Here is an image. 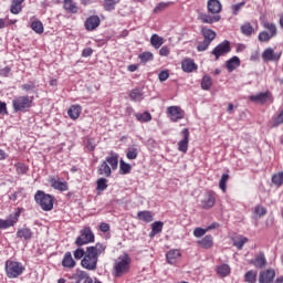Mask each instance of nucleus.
Here are the masks:
<instances>
[{
	"mask_svg": "<svg viewBox=\"0 0 283 283\" xmlns=\"http://www.w3.org/2000/svg\"><path fill=\"white\" fill-rule=\"evenodd\" d=\"M105 244L96 243L94 247H87L86 248V254L81 261V265L83 269H86V271H96L98 266V256L102 255V253H105Z\"/></svg>",
	"mask_w": 283,
	"mask_h": 283,
	"instance_id": "obj_1",
	"label": "nucleus"
},
{
	"mask_svg": "<svg viewBox=\"0 0 283 283\" xmlns=\"http://www.w3.org/2000/svg\"><path fill=\"white\" fill-rule=\"evenodd\" d=\"M208 13H200L199 19L202 23H218L220 21V12H222V3L219 0H208Z\"/></svg>",
	"mask_w": 283,
	"mask_h": 283,
	"instance_id": "obj_2",
	"label": "nucleus"
},
{
	"mask_svg": "<svg viewBox=\"0 0 283 283\" xmlns=\"http://www.w3.org/2000/svg\"><path fill=\"white\" fill-rule=\"evenodd\" d=\"M132 264V259L129 254L124 253L123 255L115 259L113 264V275L115 277H120V275H125V273H129V266Z\"/></svg>",
	"mask_w": 283,
	"mask_h": 283,
	"instance_id": "obj_3",
	"label": "nucleus"
},
{
	"mask_svg": "<svg viewBox=\"0 0 283 283\" xmlns=\"http://www.w3.org/2000/svg\"><path fill=\"white\" fill-rule=\"evenodd\" d=\"M24 271H25V268L23 266V264L17 262V261H7L6 262V273L10 280H14V279L19 277L20 275H23Z\"/></svg>",
	"mask_w": 283,
	"mask_h": 283,
	"instance_id": "obj_4",
	"label": "nucleus"
},
{
	"mask_svg": "<svg viewBox=\"0 0 283 283\" xmlns=\"http://www.w3.org/2000/svg\"><path fill=\"white\" fill-rule=\"evenodd\" d=\"M35 202L40 205L43 211H52L54 209V201L52 196L45 195V192L39 190L34 196Z\"/></svg>",
	"mask_w": 283,
	"mask_h": 283,
	"instance_id": "obj_5",
	"label": "nucleus"
},
{
	"mask_svg": "<svg viewBox=\"0 0 283 283\" xmlns=\"http://www.w3.org/2000/svg\"><path fill=\"white\" fill-rule=\"evenodd\" d=\"M90 242H94V232L90 227H85L81 230L80 235L75 240L76 247H84V244H90Z\"/></svg>",
	"mask_w": 283,
	"mask_h": 283,
	"instance_id": "obj_6",
	"label": "nucleus"
},
{
	"mask_svg": "<svg viewBox=\"0 0 283 283\" xmlns=\"http://www.w3.org/2000/svg\"><path fill=\"white\" fill-rule=\"evenodd\" d=\"M14 112H25L32 107V99L28 96H19L12 101Z\"/></svg>",
	"mask_w": 283,
	"mask_h": 283,
	"instance_id": "obj_7",
	"label": "nucleus"
},
{
	"mask_svg": "<svg viewBox=\"0 0 283 283\" xmlns=\"http://www.w3.org/2000/svg\"><path fill=\"white\" fill-rule=\"evenodd\" d=\"M231 52V43L227 40L217 45L211 54L214 56V61H219L220 56H224V54H229Z\"/></svg>",
	"mask_w": 283,
	"mask_h": 283,
	"instance_id": "obj_8",
	"label": "nucleus"
},
{
	"mask_svg": "<svg viewBox=\"0 0 283 283\" xmlns=\"http://www.w3.org/2000/svg\"><path fill=\"white\" fill-rule=\"evenodd\" d=\"M21 216V209H18L14 213L10 214L8 219L0 220V229H8L14 227L19 222V217Z\"/></svg>",
	"mask_w": 283,
	"mask_h": 283,
	"instance_id": "obj_9",
	"label": "nucleus"
},
{
	"mask_svg": "<svg viewBox=\"0 0 283 283\" xmlns=\"http://www.w3.org/2000/svg\"><path fill=\"white\" fill-rule=\"evenodd\" d=\"M167 112L170 116V120H172L174 123H178V120L185 118V112L178 106H169L167 108Z\"/></svg>",
	"mask_w": 283,
	"mask_h": 283,
	"instance_id": "obj_10",
	"label": "nucleus"
},
{
	"mask_svg": "<svg viewBox=\"0 0 283 283\" xmlns=\"http://www.w3.org/2000/svg\"><path fill=\"white\" fill-rule=\"evenodd\" d=\"M275 280V270L268 269L259 274V283H272Z\"/></svg>",
	"mask_w": 283,
	"mask_h": 283,
	"instance_id": "obj_11",
	"label": "nucleus"
},
{
	"mask_svg": "<svg viewBox=\"0 0 283 283\" xmlns=\"http://www.w3.org/2000/svg\"><path fill=\"white\" fill-rule=\"evenodd\" d=\"M182 136H184V139H181L179 143H178V149L179 151H182L184 154H187L188 149H189V129L188 128H185L182 132H181Z\"/></svg>",
	"mask_w": 283,
	"mask_h": 283,
	"instance_id": "obj_12",
	"label": "nucleus"
},
{
	"mask_svg": "<svg viewBox=\"0 0 283 283\" xmlns=\"http://www.w3.org/2000/svg\"><path fill=\"white\" fill-rule=\"evenodd\" d=\"M282 53H275L272 48H268L262 53V59L264 61H280Z\"/></svg>",
	"mask_w": 283,
	"mask_h": 283,
	"instance_id": "obj_13",
	"label": "nucleus"
},
{
	"mask_svg": "<svg viewBox=\"0 0 283 283\" xmlns=\"http://www.w3.org/2000/svg\"><path fill=\"white\" fill-rule=\"evenodd\" d=\"M101 25V18L98 15H92L85 21V28L88 32L96 30Z\"/></svg>",
	"mask_w": 283,
	"mask_h": 283,
	"instance_id": "obj_14",
	"label": "nucleus"
},
{
	"mask_svg": "<svg viewBox=\"0 0 283 283\" xmlns=\"http://www.w3.org/2000/svg\"><path fill=\"white\" fill-rule=\"evenodd\" d=\"M181 253H180V250L178 249H174V250H169L167 253H166V259H167V262L168 264H176V262H178L179 258H181Z\"/></svg>",
	"mask_w": 283,
	"mask_h": 283,
	"instance_id": "obj_15",
	"label": "nucleus"
},
{
	"mask_svg": "<svg viewBox=\"0 0 283 283\" xmlns=\"http://www.w3.org/2000/svg\"><path fill=\"white\" fill-rule=\"evenodd\" d=\"M203 209H211L216 205V195L213 192L206 193V197L201 201Z\"/></svg>",
	"mask_w": 283,
	"mask_h": 283,
	"instance_id": "obj_16",
	"label": "nucleus"
},
{
	"mask_svg": "<svg viewBox=\"0 0 283 283\" xmlns=\"http://www.w3.org/2000/svg\"><path fill=\"white\" fill-rule=\"evenodd\" d=\"M62 266L65 269H74L76 266V261L72 258V252H66L62 260Z\"/></svg>",
	"mask_w": 283,
	"mask_h": 283,
	"instance_id": "obj_17",
	"label": "nucleus"
},
{
	"mask_svg": "<svg viewBox=\"0 0 283 283\" xmlns=\"http://www.w3.org/2000/svg\"><path fill=\"white\" fill-rule=\"evenodd\" d=\"M197 244L201 247V249H211V247H213V237L211 234H208L202 239L198 240Z\"/></svg>",
	"mask_w": 283,
	"mask_h": 283,
	"instance_id": "obj_18",
	"label": "nucleus"
},
{
	"mask_svg": "<svg viewBox=\"0 0 283 283\" xmlns=\"http://www.w3.org/2000/svg\"><path fill=\"white\" fill-rule=\"evenodd\" d=\"M181 70L187 73L193 72V70H198V65L191 59H186L181 62Z\"/></svg>",
	"mask_w": 283,
	"mask_h": 283,
	"instance_id": "obj_19",
	"label": "nucleus"
},
{
	"mask_svg": "<svg viewBox=\"0 0 283 283\" xmlns=\"http://www.w3.org/2000/svg\"><path fill=\"white\" fill-rule=\"evenodd\" d=\"M98 176H105L109 178L112 176V168L107 165V161H103L97 169Z\"/></svg>",
	"mask_w": 283,
	"mask_h": 283,
	"instance_id": "obj_20",
	"label": "nucleus"
},
{
	"mask_svg": "<svg viewBox=\"0 0 283 283\" xmlns=\"http://www.w3.org/2000/svg\"><path fill=\"white\" fill-rule=\"evenodd\" d=\"M201 34L203 36V41H209L210 43L216 39V31L207 27L201 28Z\"/></svg>",
	"mask_w": 283,
	"mask_h": 283,
	"instance_id": "obj_21",
	"label": "nucleus"
},
{
	"mask_svg": "<svg viewBox=\"0 0 283 283\" xmlns=\"http://www.w3.org/2000/svg\"><path fill=\"white\" fill-rule=\"evenodd\" d=\"M269 96H271V93L269 92L259 93L256 95H251L250 101L253 103H266V101H269Z\"/></svg>",
	"mask_w": 283,
	"mask_h": 283,
	"instance_id": "obj_22",
	"label": "nucleus"
},
{
	"mask_svg": "<svg viewBox=\"0 0 283 283\" xmlns=\"http://www.w3.org/2000/svg\"><path fill=\"white\" fill-rule=\"evenodd\" d=\"M104 163H108L112 169H118V154L111 153L109 156L106 157V160Z\"/></svg>",
	"mask_w": 283,
	"mask_h": 283,
	"instance_id": "obj_23",
	"label": "nucleus"
},
{
	"mask_svg": "<svg viewBox=\"0 0 283 283\" xmlns=\"http://www.w3.org/2000/svg\"><path fill=\"white\" fill-rule=\"evenodd\" d=\"M165 43V39L158 34H153L150 38V44L155 50H158L161 48V45Z\"/></svg>",
	"mask_w": 283,
	"mask_h": 283,
	"instance_id": "obj_24",
	"label": "nucleus"
},
{
	"mask_svg": "<svg viewBox=\"0 0 283 283\" xmlns=\"http://www.w3.org/2000/svg\"><path fill=\"white\" fill-rule=\"evenodd\" d=\"M217 273L220 277H227L228 275L231 274V266L229 264H221L217 266Z\"/></svg>",
	"mask_w": 283,
	"mask_h": 283,
	"instance_id": "obj_25",
	"label": "nucleus"
},
{
	"mask_svg": "<svg viewBox=\"0 0 283 283\" xmlns=\"http://www.w3.org/2000/svg\"><path fill=\"white\" fill-rule=\"evenodd\" d=\"M255 269H264L266 266V258L264 256V253L259 254L254 261H251Z\"/></svg>",
	"mask_w": 283,
	"mask_h": 283,
	"instance_id": "obj_26",
	"label": "nucleus"
},
{
	"mask_svg": "<svg viewBox=\"0 0 283 283\" xmlns=\"http://www.w3.org/2000/svg\"><path fill=\"white\" fill-rule=\"evenodd\" d=\"M226 65L229 72H233V70L240 67V57L238 56L231 57L230 60L227 61Z\"/></svg>",
	"mask_w": 283,
	"mask_h": 283,
	"instance_id": "obj_27",
	"label": "nucleus"
},
{
	"mask_svg": "<svg viewBox=\"0 0 283 283\" xmlns=\"http://www.w3.org/2000/svg\"><path fill=\"white\" fill-rule=\"evenodd\" d=\"M51 186L53 187V189H56L57 191H67V182L51 179Z\"/></svg>",
	"mask_w": 283,
	"mask_h": 283,
	"instance_id": "obj_28",
	"label": "nucleus"
},
{
	"mask_svg": "<svg viewBox=\"0 0 283 283\" xmlns=\"http://www.w3.org/2000/svg\"><path fill=\"white\" fill-rule=\"evenodd\" d=\"M67 114L72 120H76L78 116H81V106L80 105H73L69 108Z\"/></svg>",
	"mask_w": 283,
	"mask_h": 283,
	"instance_id": "obj_29",
	"label": "nucleus"
},
{
	"mask_svg": "<svg viewBox=\"0 0 283 283\" xmlns=\"http://www.w3.org/2000/svg\"><path fill=\"white\" fill-rule=\"evenodd\" d=\"M138 220H142L143 222H154V216L150 211H139L137 213Z\"/></svg>",
	"mask_w": 283,
	"mask_h": 283,
	"instance_id": "obj_30",
	"label": "nucleus"
},
{
	"mask_svg": "<svg viewBox=\"0 0 283 283\" xmlns=\"http://www.w3.org/2000/svg\"><path fill=\"white\" fill-rule=\"evenodd\" d=\"M164 223L163 221H156L151 224V232L149 234L150 238L158 235L163 231Z\"/></svg>",
	"mask_w": 283,
	"mask_h": 283,
	"instance_id": "obj_31",
	"label": "nucleus"
},
{
	"mask_svg": "<svg viewBox=\"0 0 283 283\" xmlns=\"http://www.w3.org/2000/svg\"><path fill=\"white\" fill-rule=\"evenodd\" d=\"M17 237L23 238L24 240H31L32 239V230H30V228H22V229L18 230Z\"/></svg>",
	"mask_w": 283,
	"mask_h": 283,
	"instance_id": "obj_32",
	"label": "nucleus"
},
{
	"mask_svg": "<svg viewBox=\"0 0 283 283\" xmlns=\"http://www.w3.org/2000/svg\"><path fill=\"white\" fill-rule=\"evenodd\" d=\"M104 1V10L107 12H112V10L116 9V6L120 3V0H103Z\"/></svg>",
	"mask_w": 283,
	"mask_h": 283,
	"instance_id": "obj_33",
	"label": "nucleus"
},
{
	"mask_svg": "<svg viewBox=\"0 0 283 283\" xmlns=\"http://www.w3.org/2000/svg\"><path fill=\"white\" fill-rule=\"evenodd\" d=\"M244 280L245 282L248 283H255L258 282V272L251 270V271H248L244 275Z\"/></svg>",
	"mask_w": 283,
	"mask_h": 283,
	"instance_id": "obj_34",
	"label": "nucleus"
},
{
	"mask_svg": "<svg viewBox=\"0 0 283 283\" xmlns=\"http://www.w3.org/2000/svg\"><path fill=\"white\" fill-rule=\"evenodd\" d=\"M31 29L33 30V32H35L36 34H43V23L40 20H34L31 23Z\"/></svg>",
	"mask_w": 283,
	"mask_h": 283,
	"instance_id": "obj_35",
	"label": "nucleus"
},
{
	"mask_svg": "<svg viewBox=\"0 0 283 283\" xmlns=\"http://www.w3.org/2000/svg\"><path fill=\"white\" fill-rule=\"evenodd\" d=\"M64 8L73 14H76L78 12V8L72 0H64Z\"/></svg>",
	"mask_w": 283,
	"mask_h": 283,
	"instance_id": "obj_36",
	"label": "nucleus"
},
{
	"mask_svg": "<svg viewBox=\"0 0 283 283\" xmlns=\"http://www.w3.org/2000/svg\"><path fill=\"white\" fill-rule=\"evenodd\" d=\"M135 116L139 123H149L151 120V114L149 112L137 113Z\"/></svg>",
	"mask_w": 283,
	"mask_h": 283,
	"instance_id": "obj_37",
	"label": "nucleus"
},
{
	"mask_svg": "<svg viewBox=\"0 0 283 283\" xmlns=\"http://www.w3.org/2000/svg\"><path fill=\"white\" fill-rule=\"evenodd\" d=\"M211 85H213L211 76L205 75L201 81V90H211Z\"/></svg>",
	"mask_w": 283,
	"mask_h": 283,
	"instance_id": "obj_38",
	"label": "nucleus"
},
{
	"mask_svg": "<svg viewBox=\"0 0 283 283\" xmlns=\"http://www.w3.org/2000/svg\"><path fill=\"white\" fill-rule=\"evenodd\" d=\"M87 275H88L87 272L80 271L76 274H74L73 276H71V280H75V283H82L87 277Z\"/></svg>",
	"mask_w": 283,
	"mask_h": 283,
	"instance_id": "obj_39",
	"label": "nucleus"
},
{
	"mask_svg": "<svg viewBox=\"0 0 283 283\" xmlns=\"http://www.w3.org/2000/svg\"><path fill=\"white\" fill-rule=\"evenodd\" d=\"M253 214L255 216V218H262L266 216V208H264L261 205H258L254 207Z\"/></svg>",
	"mask_w": 283,
	"mask_h": 283,
	"instance_id": "obj_40",
	"label": "nucleus"
},
{
	"mask_svg": "<svg viewBox=\"0 0 283 283\" xmlns=\"http://www.w3.org/2000/svg\"><path fill=\"white\" fill-rule=\"evenodd\" d=\"M263 27L265 28V30L270 31V34H272V36H277V25H275V23L264 22Z\"/></svg>",
	"mask_w": 283,
	"mask_h": 283,
	"instance_id": "obj_41",
	"label": "nucleus"
},
{
	"mask_svg": "<svg viewBox=\"0 0 283 283\" xmlns=\"http://www.w3.org/2000/svg\"><path fill=\"white\" fill-rule=\"evenodd\" d=\"M241 32L245 36H251L253 34V27L251 25V23H245L241 25Z\"/></svg>",
	"mask_w": 283,
	"mask_h": 283,
	"instance_id": "obj_42",
	"label": "nucleus"
},
{
	"mask_svg": "<svg viewBox=\"0 0 283 283\" xmlns=\"http://www.w3.org/2000/svg\"><path fill=\"white\" fill-rule=\"evenodd\" d=\"M272 182L273 185H275L276 187H282L283 185V171L279 172L276 175H273L272 177Z\"/></svg>",
	"mask_w": 283,
	"mask_h": 283,
	"instance_id": "obj_43",
	"label": "nucleus"
},
{
	"mask_svg": "<svg viewBox=\"0 0 283 283\" xmlns=\"http://www.w3.org/2000/svg\"><path fill=\"white\" fill-rule=\"evenodd\" d=\"M138 59H140L142 63H147L149 61H154V53L144 52V53L139 54Z\"/></svg>",
	"mask_w": 283,
	"mask_h": 283,
	"instance_id": "obj_44",
	"label": "nucleus"
},
{
	"mask_svg": "<svg viewBox=\"0 0 283 283\" xmlns=\"http://www.w3.org/2000/svg\"><path fill=\"white\" fill-rule=\"evenodd\" d=\"M129 97L135 102L143 101V92H140V90H133Z\"/></svg>",
	"mask_w": 283,
	"mask_h": 283,
	"instance_id": "obj_45",
	"label": "nucleus"
},
{
	"mask_svg": "<svg viewBox=\"0 0 283 283\" xmlns=\"http://www.w3.org/2000/svg\"><path fill=\"white\" fill-rule=\"evenodd\" d=\"M274 35H272L271 33L263 31L259 34V41H261V43H266L269 41H271L273 39Z\"/></svg>",
	"mask_w": 283,
	"mask_h": 283,
	"instance_id": "obj_46",
	"label": "nucleus"
},
{
	"mask_svg": "<svg viewBox=\"0 0 283 283\" xmlns=\"http://www.w3.org/2000/svg\"><path fill=\"white\" fill-rule=\"evenodd\" d=\"M247 242H249V239L247 237H241L238 240L233 241L234 247H237V249L242 250V248L244 247V244H247Z\"/></svg>",
	"mask_w": 283,
	"mask_h": 283,
	"instance_id": "obj_47",
	"label": "nucleus"
},
{
	"mask_svg": "<svg viewBox=\"0 0 283 283\" xmlns=\"http://www.w3.org/2000/svg\"><path fill=\"white\" fill-rule=\"evenodd\" d=\"M119 169L122 174H129L132 171V165L125 163L123 159L119 161Z\"/></svg>",
	"mask_w": 283,
	"mask_h": 283,
	"instance_id": "obj_48",
	"label": "nucleus"
},
{
	"mask_svg": "<svg viewBox=\"0 0 283 283\" xmlns=\"http://www.w3.org/2000/svg\"><path fill=\"white\" fill-rule=\"evenodd\" d=\"M126 156L128 160H136V158H138V149L135 147L128 148Z\"/></svg>",
	"mask_w": 283,
	"mask_h": 283,
	"instance_id": "obj_49",
	"label": "nucleus"
},
{
	"mask_svg": "<svg viewBox=\"0 0 283 283\" xmlns=\"http://www.w3.org/2000/svg\"><path fill=\"white\" fill-rule=\"evenodd\" d=\"M107 189V179L105 178H99L97 179V191H105Z\"/></svg>",
	"mask_w": 283,
	"mask_h": 283,
	"instance_id": "obj_50",
	"label": "nucleus"
},
{
	"mask_svg": "<svg viewBox=\"0 0 283 283\" xmlns=\"http://www.w3.org/2000/svg\"><path fill=\"white\" fill-rule=\"evenodd\" d=\"M244 6H247L245 1H242L237 4H232V7H231L232 14L237 15L242 10V8H244Z\"/></svg>",
	"mask_w": 283,
	"mask_h": 283,
	"instance_id": "obj_51",
	"label": "nucleus"
},
{
	"mask_svg": "<svg viewBox=\"0 0 283 283\" xmlns=\"http://www.w3.org/2000/svg\"><path fill=\"white\" fill-rule=\"evenodd\" d=\"M228 181H229V175L223 174L220 181H219L220 189H222L223 191H227V182Z\"/></svg>",
	"mask_w": 283,
	"mask_h": 283,
	"instance_id": "obj_52",
	"label": "nucleus"
},
{
	"mask_svg": "<svg viewBox=\"0 0 283 283\" xmlns=\"http://www.w3.org/2000/svg\"><path fill=\"white\" fill-rule=\"evenodd\" d=\"M73 255L75 260H83L86 255V251L83 250V248H78L73 252Z\"/></svg>",
	"mask_w": 283,
	"mask_h": 283,
	"instance_id": "obj_53",
	"label": "nucleus"
},
{
	"mask_svg": "<svg viewBox=\"0 0 283 283\" xmlns=\"http://www.w3.org/2000/svg\"><path fill=\"white\" fill-rule=\"evenodd\" d=\"M209 45H211L210 41L203 40L201 43L198 44L197 50L198 52H205Z\"/></svg>",
	"mask_w": 283,
	"mask_h": 283,
	"instance_id": "obj_54",
	"label": "nucleus"
},
{
	"mask_svg": "<svg viewBox=\"0 0 283 283\" xmlns=\"http://www.w3.org/2000/svg\"><path fill=\"white\" fill-rule=\"evenodd\" d=\"M169 8V2H160L158 6L155 7L154 12H163V10H167Z\"/></svg>",
	"mask_w": 283,
	"mask_h": 283,
	"instance_id": "obj_55",
	"label": "nucleus"
},
{
	"mask_svg": "<svg viewBox=\"0 0 283 283\" xmlns=\"http://www.w3.org/2000/svg\"><path fill=\"white\" fill-rule=\"evenodd\" d=\"M206 233H207V229L196 228L193 230L195 238H202V235H205Z\"/></svg>",
	"mask_w": 283,
	"mask_h": 283,
	"instance_id": "obj_56",
	"label": "nucleus"
},
{
	"mask_svg": "<svg viewBox=\"0 0 283 283\" xmlns=\"http://www.w3.org/2000/svg\"><path fill=\"white\" fill-rule=\"evenodd\" d=\"M21 12V4H18L17 2L11 3V13L12 14H19Z\"/></svg>",
	"mask_w": 283,
	"mask_h": 283,
	"instance_id": "obj_57",
	"label": "nucleus"
},
{
	"mask_svg": "<svg viewBox=\"0 0 283 283\" xmlns=\"http://www.w3.org/2000/svg\"><path fill=\"white\" fill-rule=\"evenodd\" d=\"M158 78L161 83H165V81H167V78H169V71H161L158 74Z\"/></svg>",
	"mask_w": 283,
	"mask_h": 283,
	"instance_id": "obj_58",
	"label": "nucleus"
},
{
	"mask_svg": "<svg viewBox=\"0 0 283 283\" xmlns=\"http://www.w3.org/2000/svg\"><path fill=\"white\" fill-rule=\"evenodd\" d=\"M86 149H88V151H94V149H96V143L92 139H87Z\"/></svg>",
	"mask_w": 283,
	"mask_h": 283,
	"instance_id": "obj_59",
	"label": "nucleus"
},
{
	"mask_svg": "<svg viewBox=\"0 0 283 283\" xmlns=\"http://www.w3.org/2000/svg\"><path fill=\"white\" fill-rule=\"evenodd\" d=\"M169 46H163L160 50H159V54L160 56H169Z\"/></svg>",
	"mask_w": 283,
	"mask_h": 283,
	"instance_id": "obj_60",
	"label": "nucleus"
},
{
	"mask_svg": "<svg viewBox=\"0 0 283 283\" xmlns=\"http://www.w3.org/2000/svg\"><path fill=\"white\" fill-rule=\"evenodd\" d=\"M17 171H18V174H25V171H28V168L25 167V165L19 164L17 166Z\"/></svg>",
	"mask_w": 283,
	"mask_h": 283,
	"instance_id": "obj_61",
	"label": "nucleus"
},
{
	"mask_svg": "<svg viewBox=\"0 0 283 283\" xmlns=\"http://www.w3.org/2000/svg\"><path fill=\"white\" fill-rule=\"evenodd\" d=\"M0 114H8V107L6 105V102L0 101Z\"/></svg>",
	"mask_w": 283,
	"mask_h": 283,
	"instance_id": "obj_62",
	"label": "nucleus"
},
{
	"mask_svg": "<svg viewBox=\"0 0 283 283\" xmlns=\"http://www.w3.org/2000/svg\"><path fill=\"white\" fill-rule=\"evenodd\" d=\"M99 229H101V231H103V233H107V231H109V224H107V223H102V224L99 226Z\"/></svg>",
	"mask_w": 283,
	"mask_h": 283,
	"instance_id": "obj_63",
	"label": "nucleus"
},
{
	"mask_svg": "<svg viewBox=\"0 0 283 283\" xmlns=\"http://www.w3.org/2000/svg\"><path fill=\"white\" fill-rule=\"evenodd\" d=\"M282 124H283V111L276 117V125H282Z\"/></svg>",
	"mask_w": 283,
	"mask_h": 283,
	"instance_id": "obj_64",
	"label": "nucleus"
}]
</instances>
